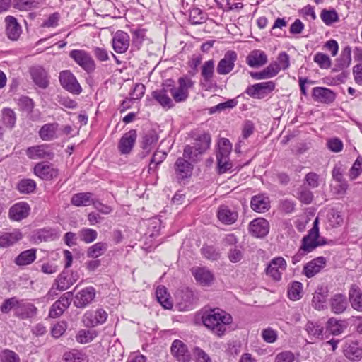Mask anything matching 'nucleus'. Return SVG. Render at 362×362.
I'll return each mask as SVG.
<instances>
[{"instance_id": "de8ad7c7", "label": "nucleus", "mask_w": 362, "mask_h": 362, "mask_svg": "<svg viewBox=\"0 0 362 362\" xmlns=\"http://www.w3.org/2000/svg\"><path fill=\"white\" fill-rule=\"evenodd\" d=\"M96 336L95 331L81 329L76 334V339L80 344H87L90 342Z\"/></svg>"}, {"instance_id": "c85d7f7f", "label": "nucleus", "mask_w": 362, "mask_h": 362, "mask_svg": "<svg viewBox=\"0 0 362 362\" xmlns=\"http://www.w3.org/2000/svg\"><path fill=\"white\" fill-rule=\"evenodd\" d=\"M175 306L180 311L189 310L193 309L194 304L197 300L195 296H174Z\"/></svg>"}, {"instance_id": "5701e85b", "label": "nucleus", "mask_w": 362, "mask_h": 362, "mask_svg": "<svg viewBox=\"0 0 362 362\" xmlns=\"http://www.w3.org/2000/svg\"><path fill=\"white\" fill-rule=\"evenodd\" d=\"M192 274L196 281L202 286H209L214 281L213 274L205 267H193Z\"/></svg>"}, {"instance_id": "4c0bfd02", "label": "nucleus", "mask_w": 362, "mask_h": 362, "mask_svg": "<svg viewBox=\"0 0 362 362\" xmlns=\"http://www.w3.org/2000/svg\"><path fill=\"white\" fill-rule=\"evenodd\" d=\"M57 125L56 124H46L40 131L39 136L44 141H50L55 137Z\"/></svg>"}, {"instance_id": "f3484780", "label": "nucleus", "mask_w": 362, "mask_h": 362, "mask_svg": "<svg viewBox=\"0 0 362 362\" xmlns=\"http://www.w3.org/2000/svg\"><path fill=\"white\" fill-rule=\"evenodd\" d=\"M30 74L35 84L45 89L49 85L47 71L41 66H35L30 69Z\"/></svg>"}, {"instance_id": "338daca9", "label": "nucleus", "mask_w": 362, "mask_h": 362, "mask_svg": "<svg viewBox=\"0 0 362 362\" xmlns=\"http://www.w3.org/2000/svg\"><path fill=\"white\" fill-rule=\"evenodd\" d=\"M201 250L204 257L209 260H217L220 257V253L213 246H203Z\"/></svg>"}, {"instance_id": "a878e982", "label": "nucleus", "mask_w": 362, "mask_h": 362, "mask_svg": "<svg viewBox=\"0 0 362 362\" xmlns=\"http://www.w3.org/2000/svg\"><path fill=\"white\" fill-rule=\"evenodd\" d=\"M6 24V35L11 40H16L21 33V27L17 22L16 18L8 16L5 18Z\"/></svg>"}, {"instance_id": "e433bc0d", "label": "nucleus", "mask_w": 362, "mask_h": 362, "mask_svg": "<svg viewBox=\"0 0 362 362\" xmlns=\"http://www.w3.org/2000/svg\"><path fill=\"white\" fill-rule=\"evenodd\" d=\"M330 300L332 310L335 313H343L348 305L346 296H334Z\"/></svg>"}, {"instance_id": "f03ea898", "label": "nucleus", "mask_w": 362, "mask_h": 362, "mask_svg": "<svg viewBox=\"0 0 362 362\" xmlns=\"http://www.w3.org/2000/svg\"><path fill=\"white\" fill-rule=\"evenodd\" d=\"M211 136L209 133H202L195 138L193 146L186 145L183 150V157L190 163H197L200 156L210 146Z\"/></svg>"}, {"instance_id": "2f4dec72", "label": "nucleus", "mask_w": 362, "mask_h": 362, "mask_svg": "<svg viewBox=\"0 0 362 362\" xmlns=\"http://www.w3.org/2000/svg\"><path fill=\"white\" fill-rule=\"evenodd\" d=\"M22 238V233L19 230H14L11 233H5L0 236V247H10L21 240Z\"/></svg>"}, {"instance_id": "4468645a", "label": "nucleus", "mask_w": 362, "mask_h": 362, "mask_svg": "<svg viewBox=\"0 0 362 362\" xmlns=\"http://www.w3.org/2000/svg\"><path fill=\"white\" fill-rule=\"evenodd\" d=\"M130 37L128 33L122 30H117L112 40L114 50L119 54L124 53L129 47Z\"/></svg>"}, {"instance_id": "0eeeda50", "label": "nucleus", "mask_w": 362, "mask_h": 362, "mask_svg": "<svg viewBox=\"0 0 362 362\" xmlns=\"http://www.w3.org/2000/svg\"><path fill=\"white\" fill-rule=\"evenodd\" d=\"M275 83L269 81L249 86L245 93L253 98L262 99L271 93L275 89Z\"/></svg>"}, {"instance_id": "58836bf2", "label": "nucleus", "mask_w": 362, "mask_h": 362, "mask_svg": "<svg viewBox=\"0 0 362 362\" xmlns=\"http://www.w3.org/2000/svg\"><path fill=\"white\" fill-rule=\"evenodd\" d=\"M216 160L218 174H223L232 170L233 165L229 159V156L216 155Z\"/></svg>"}, {"instance_id": "c756f323", "label": "nucleus", "mask_w": 362, "mask_h": 362, "mask_svg": "<svg viewBox=\"0 0 362 362\" xmlns=\"http://www.w3.org/2000/svg\"><path fill=\"white\" fill-rule=\"evenodd\" d=\"M217 216L221 222L228 225L233 224L238 218V213L226 206L219 207Z\"/></svg>"}, {"instance_id": "13d9d810", "label": "nucleus", "mask_w": 362, "mask_h": 362, "mask_svg": "<svg viewBox=\"0 0 362 362\" xmlns=\"http://www.w3.org/2000/svg\"><path fill=\"white\" fill-rule=\"evenodd\" d=\"M166 156L167 153L165 152L156 151L151 159L148 170H151L156 169V167L166 158Z\"/></svg>"}, {"instance_id": "680f3d73", "label": "nucleus", "mask_w": 362, "mask_h": 362, "mask_svg": "<svg viewBox=\"0 0 362 362\" xmlns=\"http://www.w3.org/2000/svg\"><path fill=\"white\" fill-rule=\"evenodd\" d=\"M314 62H316L321 69H328L331 66V59L325 54L318 52L314 57Z\"/></svg>"}, {"instance_id": "c9c22d12", "label": "nucleus", "mask_w": 362, "mask_h": 362, "mask_svg": "<svg viewBox=\"0 0 362 362\" xmlns=\"http://www.w3.org/2000/svg\"><path fill=\"white\" fill-rule=\"evenodd\" d=\"M36 249H30L21 252L15 259L18 266H25L33 263L36 259Z\"/></svg>"}, {"instance_id": "a18cd8bd", "label": "nucleus", "mask_w": 362, "mask_h": 362, "mask_svg": "<svg viewBox=\"0 0 362 362\" xmlns=\"http://www.w3.org/2000/svg\"><path fill=\"white\" fill-rule=\"evenodd\" d=\"M146 29H132L131 33L132 35V45L139 49L146 38Z\"/></svg>"}, {"instance_id": "7c9ffc66", "label": "nucleus", "mask_w": 362, "mask_h": 362, "mask_svg": "<svg viewBox=\"0 0 362 362\" xmlns=\"http://www.w3.org/2000/svg\"><path fill=\"white\" fill-rule=\"evenodd\" d=\"M347 326L346 321L331 317L327 322L326 329L333 335H338L342 333Z\"/></svg>"}, {"instance_id": "5fc2aeb1", "label": "nucleus", "mask_w": 362, "mask_h": 362, "mask_svg": "<svg viewBox=\"0 0 362 362\" xmlns=\"http://www.w3.org/2000/svg\"><path fill=\"white\" fill-rule=\"evenodd\" d=\"M71 284L70 279L67 278L66 274L64 272L58 276L54 286H56L57 290L63 291L68 289Z\"/></svg>"}, {"instance_id": "603ef678", "label": "nucleus", "mask_w": 362, "mask_h": 362, "mask_svg": "<svg viewBox=\"0 0 362 362\" xmlns=\"http://www.w3.org/2000/svg\"><path fill=\"white\" fill-rule=\"evenodd\" d=\"M189 21L192 24L202 23L205 20L204 13L199 8H193L189 11Z\"/></svg>"}, {"instance_id": "393cba45", "label": "nucleus", "mask_w": 362, "mask_h": 362, "mask_svg": "<svg viewBox=\"0 0 362 362\" xmlns=\"http://www.w3.org/2000/svg\"><path fill=\"white\" fill-rule=\"evenodd\" d=\"M70 303V298L66 296H62L61 298L52 305L49 312V317L55 318L59 317L69 307Z\"/></svg>"}, {"instance_id": "f257e3e1", "label": "nucleus", "mask_w": 362, "mask_h": 362, "mask_svg": "<svg viewBox=\"0 0 362 362\" xmlns=\"http://www.w3.org/2000/svg\"><path fill=\"white\" fill-rule=\"evenodd\" d=\"M232 320L230 314L218 308L211 310L202 316V322L204 326L218 337L224 334L226 330V326L230 325Z\"/></svg>"}, {"instance_id": "a211bd4d", "label": "nucleus", "mask_w": 362, "mask_h": 362, "mask_svg": "<svg viewBox=\"0 0 362 362\" xmlns=\"http://www.w3.org/2000/svg\"><path fill=\"white\" fill-rule=\"evenodd\" d=\"M137 137L135 129H131L124 134L119 140L118 148L122 154H128L132 150Z\"/></svg>"}, {"instance_id": "4d7b16f0", "label": "nucleus", "mask_w": 362, "mask_h": 362, "mask_svg": "<svg viewBox=\"0 0 362 362\" xmlns=\"http://www.w3.org/2000/svg\"><path fill=\"white\" fill-rule=\"evenodd\" d=\"M218 151L216 155L229 156L231 150L232 145L230 141L226 138H221L218 143Z\"/></svg>"}, {"instance_id": "79ce46f5", "label": "nucleus", "mask_w": 362, "mask_h": 362, "mask_svg": "<svg viewBox=\"0 0 362 362\" xmlns=\"http://www.w3.org/2000/svg\"><path fill=\"white\" fill-rule=\"evenodd\" d=\"M107 249V245L98 242L90 246L87 251V256L91 258H97L101 256Z\"/></svg>"}, {"instance_id": "774afa93", "label": "nucleus", "mask_w": 362, "mask_h": 362, "mask_svg": "<svg viewBox=\"0 0 362 362\" xmlns=\"http://www.w3.org/2000/svg\"><path fill=\"white\" fill-rule=\"evenodd\" d=\"M274 362H298V360L291 351H284L276 356Z\"/></svg>"}, {"instance_id": "6ab92c4d", "label": "nucleus", "mask_w": 362, "mask_h": 362, "mask_svg": "<svg viewBox=\"0 0 362 362\" xmlns=\"http://www.w3.org/2000/svg\"><path fill=\"white\" fill-rule=\"evenodd\" d=\"M168 82L163 84L161 89L155 90L151 93L153 98L163 107L171 108L173 107L172 99L169 97L170 89L167 88Z\"/></svg>"}, {"instance_id": "ddd939ff", "label": "nucleus", "mask_w": 362, "mask_h": 362, "mask_svg": "<svg viewBox=\"0 0 362 362\" xmlns=\"http://www.w3.org/2000/svg\"><path fill=\"white\" fill-rule=\"evenodd\" d=\"M30 212V207L27 202H20L11 206L8 217L11 220L20 221L27 218Z\"/></svg>"}, {"instance_id": "4be33fe9", "label": "nucleus", "mask_w": 362, "mask_h": 362, "mask_svg": "<svg viewBox=\"0 0 362 362\" xmlns=\"http://www.w3.org/2000/svg\"><path fill=\"white\" fill-rule=\"evenodd\" d=\"M326 259L323 257H318L307 263L303 268V274L308 277L311 278L325 266Z\"/></svg>"}, {"instance_id": "bf43d9fd", "label": "nucleus", "mask_w": 362, "mask_h": 362, "mask_svg": "<svg viewBox=\"0 0 362 362\" xmlns=\"http://www.w3.org/2000/svg\"><path fill=\"white\" fill-rule=\"evenodd\" d=\"M36 0H16L14 7L21 11H28L37 6Z\"/></svg>"}, {"instance_id": "c03bdc74", "label": "nucleus", "mask_w": 362, "mask_h": 362, "mask_svg": "<svg viewBox=\"0 0 362 362\" xmlns=\"http://www.w3.org/2000/svg\"><path fill=\"white\" fill-rule=\"evenodd\" d=\"M36 183L32 179H23L17 185L18 190L22 194H30L34 192Z\"/></svg>"}, {"instance_id": "2eb2a0df", "label": "nucleus", "mask_w": 362, "mask_h": 362, "mask_svg": "<svg viewBox=\"0 0 362 362\" xmlns=\"http://www.w3.org/2000/svg\"><path fill=\"white\" fill-rule=\"evenodd\" d=\"M250 233L256 238H264L269 231V222L262 218H255L249 225Z\"/></svg>"}, {"instance_id": "6e6d98bb", "label": "nucleus", "mask_w": 362, "mask_h": 362, "mask_svg": "<svg viewBox=\"0 0 362 362\" xmlns=\"http://www.w3.org/2000/svg\"><path fill=\"white\" fill-rule=\"evenodd\" d=\"M298 199L305 204H309L313 199V192L305 187H300L298 189Z\"/></svg>"}, {"instance_id": "49530a36", "label": "nucleus", "mask_w": 362, "mask_h": 362, "mask_svg": "<svg viewBox=\"0 0 362 362\" xmlns=\"http://www.w3.org/2000/svg\"><path fill=\"white\" fill-rule=\"evenodd\" d=\"M305 329L310 335L319 338L322 337L324 327L318 322L308 321L305 325Z\"/></svg>"}, {"instance_id": "412c9836", "label": "nucleus", "mask_w": 362, "mask_h": 362, "mask_svg": "<svg viewBox=\"0 0 362 362\" xmlns=\"http://www.w3.org/2000/svg\"><path fill=\"white\" fill-rule=\"evenodd\" d=\"M267 56L260 49L252 50L246 57V63L252 68H259L267 62Z\"/></svg>"}, {"instance_id": "864d4df0", "label": "nucleus", "mask_w": 362, "mask_h": 362, "mask_svg": "<svg viewBox=\"0 0 362 362\" xmlns=\"http://www.w3.org/2000/svg\"><path fill=\"white\" fill-rule=\"evenodd\" d=\"M97 232L90 228H82L79 231V237L81 240L86 243H90L93 242L97 238Z\"/></svg>"}, {"instance_id": "9d476101", "label": "nucleus", "mask_w": 362, "mask_h": 362, "mask_svg": "<svg viewBox=\"0 0 362 362\" xmlns=\"http://www.w3.org/2000/svg\"><path fill=\"white\" fill-rule=\"evenodd\" d=\"M25 153L29 158L33 160H52L54 156V153L47 144L36 145L28 147L26 149Z\"/></svg>"}, {"instance_id": "a19ab883", "label": "nucleus", "mask_w": 362, "mask_h": 362, "mask_svg": "<svg viewBox=\"0 0 362 362\" xmlns=\"http://www.w3.org/2000/svg\"><path fill=\"white\" fill-rule=\"evenodd\" d=\"M214 73V62L213 59L205 62L201 71V75L206 82H211Z\"/></svg>"}, {"instance_id": "20e7f679", "label": "nucleus", "mask_w": 362, "mask_h": 362, "mask_svg": "<svg viewBox=\"0 0 362 362\" xmlns=\"http://www.w3.org/2000/svg\"><path fill=\"white\" fill-rule=\"evenodd\" d=\"M319 238L318 218H316L313 222V228L308 230V234L302 239L300 247L308 253L312 252L317 246L323 245L326 243L325 240H317Z\"/></svg>"}, {"instance_id": "72a5a7b5", "label": "nucleus", "mask_w": 362, "mask_h": 362, "mask_svg": "<svg viewBox=\"0 0 362 362\" xmlns=\"http://www.w3.org/2000/svg\"><path fill=\"white\" fill-rule=\"evenodd\" d=\"M351 49L349 47H346L343 49L339 58L337 59L334 71H339L349 66L351 62Z\"/></svg>"}, {"instance_id": "cd10ccee", "label": "nucleus", "mask_w": 362, "mask_h": 362, "mask_svg": "<svg viewBox=\"0 0 362 362\" xmlns=\"http://www.w3.org/2000/svg\"><path fill=\"white\" fill-rule=\"evenodd\" d=\"M344 354L348 359L353 361H358L362 358V349L357 341L346 343L344 349Z\"/></svg>"}, {"instance_id": "7ed1b4c3", "label": "nucleus", "mask_w": 362, "mask_h": 362, "mask_svg": "<svg viewBox=\"0 0 362 362\" xmlns=\"http://www.w3.org/2000/svg\"><path fill=\"white\" fill-rule=\"evenodd\" d=\"M167 88L170 89V93L176 103L185 101L189 95L188 90L194 85V82L189 77H180L178 79V87L175 88L173 85V81H167Z\"/></svg>"}, {"instance_id": "09e8293b", "label": "nucleus", "mask_w": 362, "mask_h": 362, "mask_svg": "<svg viewBox=\"0 0 362 362\" xmlns=\"http://www.w3.org/2000/svg\"><path fill=\"white\" fill-rule=\"evenodd\" d=\"M320 17H321L322 21L327 25H330L332 23L337 22L339 21L338 13L334 9H332V10L323 9L321 11Z\"/></svg>"}, {"instance_id": "f704fd0d", "label": "nucleus", "mask_w": 362, "mask_h": 362, "mask_svg": "<svg viewBox=\"0 0 362 362\" xmlns=\"http://www.w3.org/2000/svg\"><path fill=\"white\" fill-rule=\"evenodd\" d=\"M90 192L74 194L71 199V204L75 206H87L92 204L93 199Z\"/></svg>"}, {"instance_id": "aec40b11", "label": "nucleus", "mask_w": 362, "mask_h": 362, "mask_svg": "<svg viewBox=\"0 0 362 362\" xmlns=\"http://www.w3.org/2000/svg\"><path fill=\"white\" fill-rule=\"evenodd\" d=\"M193 170L192 164L182 157H180L175 163V171L178 180H183L191 176Z\"/></svg>"}, {"instance_id": "37998d69", "label": "nucleus", "mask_w": 362, "mask_h": 362, "mask_svg": "<svg viewBox=\"0 0 362 362\" xmlns=\"http://www.w3.org/2000/svg\"><path fill=\"white\" fill-rule=\"evenodd\" d=\"M59 237L58 232L51 228H45L37 232V238L40 241H52Z\"/></svg>"}, {"instance_id": "69168bd1", "label": "nucleus", "mask_w": 362, "mask_h": 362, "mask_svg": "<svg viewBox=\"0 0 362 362\" xmlns=\"http://www.w3.org/2000/svg\"><path fill=\"white\" fill-rule=\"evenodd\" d=\"M362 173V157L358 156L349 170L351 180H355Z\"/></svg>"}, {"instance_id": "ea45409f", "label": "nucleus", "mask_w": 362, "mask_h": 362, "mask_svg": "<svg viewBox=\"0 0 362 362\" xmlns=\"http://www.w3.org/2000/svg\"><path fill=\"white\" fill-rule=\"evenodd\" d=\"M64 362H86L85 355L78 349H71L63 355Z\"/></svg>"}, {"instance_id": "f8f14e48", "label": "nucleus", "mask_w": 362, "mask_h": 362, "mask_svg": "<svg viewBox=\"0 0 362 362\" xmlns=\"http://www.w3.org/2000/svg\"><path fill=\"white\" fill-rule=\"evenodd\" d=\"M34 173L44 180H51L59 175V170L52 164L40 162L34 167Z\"/></svg>"}, {"instance_id": "e2e57ef3", "label": "nucleus", "mask_w": 362, "mask_h": 362, "mask_svg": "<svg viewBox=\"0 0 362 362\" xmlns=\"http://www.w3.org/2000/svg\"><path fill=\"white\" fill-rule=\"evenodd\" d=\"M243 257V252L240 245L230 247L228 252V257L233 263L240 262Z\"/></svg>"}, {"instance_id": "6e6552de", "label": "nucleus", "mask_w": 362, "mask_h": 362, "mask_svg": "<svg viewBox=\"0 0 362 362\" xmlns=\"http://www.w3.org/2000/svg\"><path fill=\"white\" fill-rule=\"evenodd\" d=\"M59 78L62 86L69 92L76 95L82 92L78 81L69 70L61 71Z\"/></svg>"}, {"instance_id": "b1692460", "label": "nucleus", "mask_w": 362, "mask_h": 362, "mask_svg": "<svg viewBox=\"0 0 362 362\" xmlns=\"http://www.w3.org/2000/svg\"><path fill=\"white\" fill-rule=\"evenodd\" d=\"M251 208L256 212L263 213L270 208L269 198L264 194L253 196L250 202Z\"/></svg>"}, {"instance_id": "9b49d317", "label": "nucleus", "mask_w": 362, "mask_h": 362, "mask_svg": "<svg viewBox=\"0 0 362 362\" xmlns=\"http://www.w3.org/2000/svg\"><path fill=\"white\" fill-rule=\"evenodd\" d=\"M171 354L179 362H190L192 355L187 346L181 340L175 339L170 347Z\"/></svg>"}, {"instance_id": "0e129e2a", "label": "nucleus", "mask_w": 362, "mask_h": 362, "mask_svg": "<svg viewBox=\"0 0 362 362\" xmlns=\"http://www.w3.org/2000/svg\"><path fill=\"white\" fill-rule=\"evenodd\" d=\"M192 353L195 362H212L210 356L199 346H194Z\"/></svg>"}, {"instance_id": "052dcab7", "label": "nucleus", "mask_w": 362, "mask_h": 362, "mask_svg": "<svg viewBox=\"0 0 362 362\" xmlns=\"http://www.w3.org/2000/svg\"><path fill=\"white\" fill-rule=\"evenodd\" d=\"M328 222L332 227L341 226L343 223V217L337 211L332 209L327 214Z\"/></svg>"}, {"instance_id": "bb28decb", "label": "nucleus", "mask_w": 362, "mask_h": 362, "mask_svg": "<svg viewBox=\"0 0 362 362\" xmlns=\"http://www.w3.org/2000/svg\"><path fill=\"white\" fill-rule=\"evenodd\" d=\"M37 308L30 303L18 302L16 308V315L19 318L24 320L31 318L36 315Z\"/></svg>"}, {"instance_id": "1a4fd4ad", "label": "nucleus", "mask_w": 362, "mask_h": 362, "mask_svg": "<svg viewBox=\"0 0 362 362\" xmlns=\"http://www.w3.org/2000/svg\"><path fill=\"white\" fill-rule=\"evenodd\" d=\"M238 59V54L233 50H228L224 57L219 61L216 67V71L220 75H226L235 67V63Z\"/></svg>"}, {"instance_id": "8fccbe9b", "label": "nucleus", "mask_w": 362, "mask_h": 362, "mask_svg": "<svg viewBox=\"0 0 362 362\" xmlns=\"http://www.w3.org/2000/svg\"><path fill=\"white\" fill-rule=\"evenodd\" d=\"M2 119H3L4 124L6 127H8L9 128H12L14 127L16 120V117L15 112L11 109H10V108H4L3 109Z\"/></svg>"}, {"instance_id": "dca6fc26", "label": "nucleus", "mask_w": 362, "mask_h": 362, "mask_svg": "<svg viewBox=\"0 0 362 362\" xmlns=\"http://www.w3.org/2000/svg\"><path fill=\"white\" fill-rule=\"evenodd\" d=\"M312 97L315 102L329 104L334 101L336 95L329 88L315 87L312 90Z\"/></svg>"}, {"instance_id": "473e14b6", "label": "nucleus", "mask_w": 362, "mask_h": 362, "mask_svg": "<svg viewBox=\"0 0 362 362\" xmlns=\"http://www.w3.org/2000/svg\"><path fill=\"white\" fill-rule=\"evenodd\" d=\"M158 136L153 130L148 131L143 136L141 141V148L144 150V156H146L150 153L153 146L157 143Z\"/></svg>"}, {"instance_id": "39448f33", "label": "nucleus", "mask_w": 362, "mask_h": 362, "mask_svg": "<svg viewBox=\"0 0 362 362\" xmlns=\"http://www.w3.org/2000/svg\"><path fill=\"white\" fill-rule=\"evenodd\" d=\"M69 57L88 74L95 71L96 64L92 56L83 49H73Z\"/></svg>"}, {"instance_id": "3c124183", "label": "nucleus", "mask_w": 362, "mask_h": 362, "mask_svg": "<svg viewBox=\"0 0 362 362\" xmlns=\"http://www.w3.org/2000/svg\"><path fill=\"white\" fill-rule=\"evenodd\" d=\"M70 296H68L69 298ZM71 302L73 300L74 305L77 308H84L91 303L95 296H71Z\"/></svg>"}, {"instance_id": "423d86ee", "label": "nucleus", "mask_w": 362, "mask_h": 362, "mask_svg": "<svg viewBox=\"0 0 362 362\" xmlns=\"http://www.w3.org/2000/svg\"><path fill=\"white\" fill-rule=\"evenodd\" d=\"M287 263L282 257L273 258L265 269L266 275L274 281L281 280L282 274L286 270Z\"/></svg>"}]
</instances>
